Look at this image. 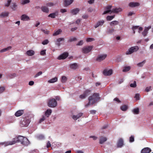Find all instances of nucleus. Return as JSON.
Returning <instances> with one entry per match:
<instances>
[{
	"instance_id": "obj_15",
	"label": "nucleus",
	"mask_w": 153,
	"mask_h": 153,
	"mask_svg": "<svg viewBox=\"0 0 153 153\" xmlns=\"http://www.w3.org/2000/svg\"><path fill=\"white\" fill-rule=\"evenodd\" d=\"M21 143L23 145L27 146L29 144V141L27 138L24 137Z\"/></svg>"
},
{
	"instance_id": "obj_1",
	"label": "nucleus",
	"mask_w": 153,
	"mask_h": 153,
	"mask_svg": "<svg viewBox=\"0 0 153 153\" xmlns=\"http://www.w3.org/2000/svg\"><path fill=\"white\" fill-rule=\"evenodd\" d=\"M100 99L99 94L94 93L92 96H90L88 98L89 102L88 103L85 105L86 108L88 107L91 105H93L97 102Z\"/></svg>"
},
{
	"instance_id": "obj_26",
	"label": "nucleus",
	"mask_w": 153,
	"mask_h": 153,
	"mask_svg": "<svg viewBox=\"0 0 153 153\" xmlns=\"http://www.w3.org/2000/svg\"><path fill=\"white\" fill-rule=\"evenodd\" d=\"M11 0H10V3H11ZM10 7L13 10H15L17 8V5L16 3L10 4Z\"/></svg>"
},
{
	"instance_id": "obj_7",
	"label": "nucleus",
	"mask_w": 153,
	"mask_h": 153,
	"mask_svg": "<svg viewBox=\"0 0 153 153\" xmlns=\"http://www.w3.org/2000/svg\"><path fill=\"white\" fill-rule=\"evenodd\" d=\"M91 92V90L87 89L84 91L82 94L79 96V98L82 99H85L90 94Z\"/></svg>"
},
{
	"instance_id": "obj_49",
	"label": "nucleus",
	"mask_w": 153,
	"mask_h": 153,
	"mask_svg": "<svg viewBox=\"0 0 153 153\" xmlns=\"http://www.w3.org/2000/svg\"><path fill=\"white\" fill-rule=\"evenodd\" d=\"M49 42V41L48 39H45L42 42V44L43 45H45L47 44Z\"/></svg>"
},
{
	"instance_id": "obj_63",
	"label": "nucleus",
	"mask_w": 153,
	"mask_h": 153,
	"mask_svg": "<svg viewBox=\"0 0 153 153\" xmlns=\"http://www.w3.org/2000/svg\"><path fill=\"white\" fill-rule=\"evenodd\" d=\"M94 0H89L88 1V2L90 4H91L94 3Z\"/></svg>"
},
{
	"instance_id": "obj_21",
	"label": "nucleus",
	"mask_w": 153,
	"mask_h": 153,
	"mask_svg": "<svg viewBox=\"0 0 153 153\" xmlns=\"http://www.w3.org/2000/svg\"><path fill=\"white\" fill-rule=\"evenodd\" d=\"M64 39L63 38H58L56 40V44L58 47H59L61 45V43H60V42L62 41H64Z\"/></svg>"
},
{
	"instance_id": "obj_64",
	"label": "nucleus",
	"mask_w": 153,
	"mask_h": 153,
	"mask_svg": "<svg viewBox=\"0 0 153 153\" xmlns=\"http://www.w3.org/2000/svg\"><path fill=\"white\" fill-rule=\"evenodd\" d=\"M151 86H150L149 87H147L146 88V92H148L150 90H151Z\"/></svg>"
},
{
	"instance_id": "obj_45",
	"label": "nucleus",
	"mask_w": 153,
	"mask_h": 153,
	"mask_svg": "<svg viewBox=\"0 0 153 153\" xmlns=\"http://www.w3.org/2000/svg\"><path fill=\"white\" fill-rule=\"evenodd\" d=\"M130 86L132 88H135L137 86L136 82L134 81L133 83H131L130 85Z\"/></svg>"
},
{
	"instance_id": "obj_54",
	"label": "nucleus",
	"mask_w": 153,
	"mask_h": 153,
	"mask_svg": "<svg viewBox=\"0 0 153 153\" xmlns=\"http://www.w3.org/2000/svg\"><path fill=\"white\" fill-rule=\"evenodd\" d=\"M41 30L46 34H48L49 33V31L47 30H45L42 29Z\"/></svg>"
},
{
	"instance_id": "obj_56",
	"label": "nucleus",
	"mask_w": 153,
	"mask_h": 153,
	"mask_svg": "<svg viewBox=\"0 0 153 153\" xmlns=\"http://www.w3.org/2000/svg\"><path fill=\"white\" fill-rule=\"evenodd\" d=\"M42 74V71H39L38 72L35 76V77H36L39 75Z\"/></svg>"
},
{
	"instance_id": "obj_39",
	"label": "nucleus",
	"mask_w": 153,
	"mask_h": 153,
	"mask_svg": "<svg viewBox=\"0 0 153 153\" xmlns=\"http://www.w3.org/2000/svg\"><path fill=\"white\" fill-rule=\"evenodd\" d=\"M120 108L122 111H126L128 109V107L126 105H124L120 107Z\"/></svg>"
},
{
	"instance_id": "obj_19",
	"label": "nucleus",
	"mask_w": 153,
	"mask_h": 153,
	"mask_svg": "<svg viewBox=\"0 0 153 153\" xmlns=\"http://www.w3.org/2000/svg\"><path fill=\"white\" fill-rule=\"evenodd\" d=\"M74 0H65L64 1V5L67 7L70 5L73 2Z\"/></svg>"
},
{
	"instance_id": "obj_41",
	"label": "nucleus",
	"mask_w": 153,
	"mask_h": 153,
	"mask_svg": "<svg viewBox=\"0 0 153 153\" xmlns=\"http://www.w3.org/2000/svg\"><path fill=\"white\" fill-rule=\"evenodd\" d=\"M9 48L8 47L7 48H4L3 49H1L0 50V52L1 53H2L5 52H6L9 50Z\"/></svg>"
},
{
	"instance_id": "obj_6",
	"label": "nucleus",
	"mask_w": 153,
	"mask_h": 153,
	"mask_svg": "<svg viewBox=\"0 0 153 153\" xmlns=\"http://www.w3.org/2000/svg\"><path fill=\"white\" fill-rule=\"evenodd\" d=\"M93 48L92 46H88L83 47L82 49L83 53H87L90 52Z\"/></svg>"
},
{
	"instance_id": "obj_48",
	"label": "nucleus",
	"mask_w": 153,
	"mask_h": 153,
	"mask_svg": "<svg viewBox=\"0 0 153 153\" xmlns=\"http://www.w3.org/2000/svg\"><path fill=\"white\" fill-rule=\"evenodd\" d=\"M94 40V38H88L86 39V41L87 42H91Z\"/></svg>"
},
{
	"instance_id": "obj_25",
	"label": "nucleus",
	"mask_w": 153,
	"mask_h": 153,
	"mask_svg": "<svg viewBox=\"0 0 153 153\" xmlns=\"http://www.w3.org/2000/svg\"><path fill=\"white\" fill-rule=\"evenodd\" d=\"M80 10L78 8L74 9L71 10V13L74 15L76 14Z\"/></svg>"
},
{
	"instance_id": "obj_22",
	"label": "nucleus",
	"mask_w": 153,
	"mask_h": 153,
	"mask_svg": "<svg viewBox=\"0 0 153 153\" xmlns=\"http://www.w3.org/2000/svg\"><path fill=\"white\" fill-rule=\"evenodd\" d=\"M107 140V138L106 137H103V136H101L100 137L99 143L100 144H102L103 143L105 142Z\"/></svg>"
},
{
	"instance_id": "obj_20",
	"label": "nucleus",
	"mask_w": 153,
	"mask_h": 153,
	"mask_svg": "<svg viewBox=\"0 0 153 153\" xmlns=\"http://www.w3.org/2000/svg\"><path fill=\"white\" fill-rule=\"evenodd\" d=\"M58 15V12L57 11H56L54 13L49 14L48 16V17H50L52 18H55L56 17V16H57Z\"/></svg>"
},
{
	"instance_id": "obj_57",
	"label": "nucleus",
	"mask_w": 153,
	"mask_h": 153,
	"mask_svg": "<svg viewBox=\"0 0 153 153\" xmlns=\"http://www.w3.org/2000/svg\"><path fill=\"white\" fill-rule=\"evenodd\" d=\"M60 11L62 13H64L65 12H67V10L65 9H61Z\"/></svg>"
},
{
	"instance_id": "obj_61",
	"label": "nucleus",
	"mask_w": 153,
	"mask_h": 153,
	"mask_svg": "<svg viewBox=\"0 0 153 153\" xmlns=\"http://www.w3.org/2000/svg\"><path fill=\"white\" fill-rule=\"evenodd\" d=\"M73 119L74 120H76L78 118L77 116L76 115H73L72 116Z\"/></svg>"
},
{
	"instance_id": "obj_13",
	"label": "nucleus",
	"mask_w": 153,
	"mask_h": 153,
	"mask_svg": "<svg viewBox=\"0 0 153 153\" xmlns=\"http://www.w3.org/2000/svg\"><path fill=\"white\" fill-rule=\"evenodd\" d=\"M129 6L131 7H134L140 5V4L138 2H131L128 4Z\"/></svg>"
},
{
	"instance_id": "obj_43",
	"label": "nucleus",
	"mask_w": 153,
	"mask_h": 153,
	"mask_svg": "<svg viewBox=\"0 0 153 153\" xmlns=\"http://www.w3.org/2000/svg\"><path fill=\"white\" fill-rule=\"evenodd\" d=\"M46 117L44 116L43 115L42 116V118L40 119L39 120V123H41L43 121H44L46 119Z\"/></svg>"
},
{
	"instance_id": "obj_12",
	"label": "nucleus",
	"mask_w": 153,
	"mask_h": 153,
	"mask_svg": "<svg viewBox=\"0 0 153 153\" xmlns=\"http://www.w3.org/2000/svg\"><path fill=\"white\" fill-rule=\"evenodd\" d=\"M151 28V26H149L148 27H145V28L144 31L142 33V34L143 36L145 37L147 36L148 33V30Z\"/></svg>"
},
{
	"instance_id": "obj_60",
	"label": "nucleus",
	"mask_w": 153,
	"mask_h": 153,
	"mask_svg": "<svg viewBox=\"0 0 153 153\" xmlns=\"http://www.w3.org/2000/svg\"><path fill=\"white\" fill-rule=\"evenodd\" d=\"M96 111L95 110H92L90 111V113L92 114H94L96 113Z\"/></svg>"
},
{
	"instance_id": "obj_40",
	"label": "nucleus",
	"mask_w": 153,
	"mask_h": 153,
	"mask_svg": "<svg viewBox=\"0 0 153 153\" xmlns=\"http://www.w3.org/2000/svg\"><path fill=\"white\" fill-rule=\"evenodd\" d=\"M115 17V15L113 16H108L106 17V19L107 21H111Z\"/></svg>"
},
{
	"instance_id": "obj_37",
	"label": "nucleus",
	"mask_w": 153,
	"mask_h": 153,
	"mask_svg": "<svg viewBox=\"0 0 153 153\" xmlns=\"http://www.w3.org/2000/svg\"><path fill=\"white\" fill-rule=\"evenodd\" d=\"M9 15L8 12H4L2 13L0 15V16L1 17H5Z\"/></svg>"
},
{
	"instance_id": "obj_9",
	"label": "nucleus",
	"mask_w": 153,
	"mask_h": 153,
	"mask_svg": "<svg viewBox=\"0 0 153 153\" xmlns=\"http://www.w3.org/2000/svg\"><path fill=\"white\" fill-rule=\"evenodd\" d=\"M111 7L112 6L111 5H108L106 7L105 10H106L104 12L102 13V14L104 15L109 13H111L112 11V10H111Z\"/></svg>"
},
{
	"instance_id": "obj_51",
	"label": "nucleus",
	"mask_w": 153,
	"mask_h": 153,
	"mask_svg": "<svg viewBox=\"0 0 153 153\" xmlns=\"http://www.w3.org/2000/svg\"><path fill=\"white\" fill-rule=\"evenodd\" d=\"M134 97L136 98V100H140V94H135Z\"/></svg>"
},
{
	"instance_id": "obj_17",
	"label": "nucleus",
	"mask_w": 153,
	"mask_h": 153,
	"mask_svg": "<svg viewBox=\"0 0 153 153\" xmlns=\"http://www.w3.org/2000/svg\"><path fill=\"white\" fill-rule=\"evenodd\" d=\"M24 113V111L23 110H19L16 111L15 115L16 116L18 117L22 115Z\"/></svg>"
},
{
	"instance_id": "obj_62",
	"label": "nucleus",
	"mask_w": 153,
	"mask_h": 153,
	"mask_svg": "<svg viewBox=\"0 0 153 153\" xmlns=\"http://www.w3.org/2000/svg\"><path fill=\"white\" fill-rule=\"evenodd\" d=\"M90 138H93L94 140H95L97 138V137L94 136H91L90 137Z\"/></svg>"
},
{
	"instance_id": "obj_31",
	"label": "nucleus",
	"mask_w": 153,
	"mask_h": 153,
	"mask_svg": "<svg viewBox=\"0 0 153 153\" xmlns=\"http://www.w3.org/2000/svg\"><path fill=\"white\" fill-rule=\"evenodd\" d=\"M131 69L130 67L129 66H125L123 67V72H126L129 71Z\"/></svg>"
},
{
	"instance_id": "obj_29",
	"label": "nucleus",
	"mask_w": 153,
	"mask_h": 153,
	"mask_svg": "<svg viewBox=\"0 0 153 153\" xmlns=\"http://www.w3.org/2000/svg\"><path fill=\"white\" fill-rule=\"evenodd\" d=\"M122 10L121 8H114L112 9V13H118L119 12H120Z\"/></svg>"
},
{
	"instance_id": "obj_52",
	"label": "nucleus",
	"mask_w": 153,
	"mask_h": 153,
	"mask_svg": "<svg viewBox=\"0 0 153 153\" xmlns=\"http://www.w3.org/2000/svg\"><path fill=\"white\" fill-rule=\"evenodd\" d=\"M15 117H10V123H13L15 120Z\"/></svg>"
},
{
	"instance_id": "obj_42",
	"label": "nucleus",
	"mask_w": 153,
	"mask_h": 153,
	"mask_svg": "<svg viewBox=\"0 0 153 153\" xmlns=\"http://www.w3.org/2000/svg\"><path fill=\"white\" fill-rule=\"evenodd\" d=\"M67 79V78L65 76H62V77L61 81L62 83L65 82Z\"/></svg>"
},
{
	"instance_id": "obj_5",
	"label": "nucleus",
	"mask_w": 153,
	"mask_h": 153,
	"mask_svg": "<svg viewBox=\"0 0 153 153\" xmlns=\"http://www.w3.org/2000/svg\"><path fill=\"white\" fill-rule=\"evenodd\" d=\"M139 47L137 46L132 47L130 48L126 52L127 55L130 54L134 52H136L139 50Z\"/></svg>"
},
{
	"instance_id": "obj_30",
	"label": "nucleus",
	"mask_w": 153,
	"mask_h": 153,
	"mask_svg": "<svg viewBox=\"0 0 153 153\" xmlns=\"http://www.w3.org/2000/svg\"><path fill=\"white\" fill-rule=\"evenodd\" d=\"M41 10L42 11L46 13H48L49 12L48 8L46 6H42L41 8Z\"/></svg>"
},
{
	"instance_id": "obj_47",
	"label": "nucleus",
	"mask_w": 153,
	"mask_h": 153,
	"mask_svg": "<svg viewBox=\"0 0 153 153\" xmlns=\"http://www.w3.org/2000/svg\"><path fill=\"white\" fill-rule=\"evenodd\" d=\"M134 141V137L133 135H131L129 138V142H132Z\"/></svg>"
},
{
	"instance_id": "obj_28",
	"label": "nucleus",
	"mask_w": 153,
	"mask_h": 153,
	"mask_svg": "<svg viewBox=\"0 0 153 153\" xmlns=\"http://www.w3.org/2000/svg\"><path fill=\"white\" fill-rule=\"evenodd\" d=\"M34 52L32 50H29L27 51L26 52L28 56H31L34 54Z\"/></svg>"
},
{
	"instance_id": "obj_46",
	"label": "nucleus",
	"mask_w": 153,
	"mask_h": 153,
	"mask_svg": "<svg viewBox=\"0 0 153 153\" xmlns=\"http://www.w3.org/2000/svg\"><path fill=\"white\" fill-rule=\"evenodd\" d=\"M76 38L75 37H73L72 38H70L69 39L68 41V42H71L73 41H75L76 40Z\"/></svg>"
},
{
	"instance_id": "obj_38",
	"label": "nucleus",
	"mask_w": 153,
	"mask_h": 153,
	"mask_svg": "<svg viewBox=\"0 0 153 153\" xmlns=\"http://www.w3.org/2000/svg\"><path fill=\"white\" fill-rule=\"evenodd\" d=\"M132 111L134 114H138L139 112V109L138 108H135Z\"/></svg>"
},
{
	"instance_id": "obj_27",
	"label": "nucleus",
	"mask_w": 153,
	"mask_h": 153,
	"mask_svg": "<svg viewBox=\"0 0 153 153\" xmlns=\"http://www.w3.org/2000/svg\"><path fill=\"white\" fill-rule=\"evenodd\" d=\"M52 112V110L51 109H47L45 112V116L48 117L51 114Z\"/></svg>"
},
{
	"instance_id": "obj_23",
	"label": "nucleus",
	"mask_w": 153,
	"mask_h": 153,
	"mask_svg": "<svg viewBox=\"0 0 153 153\" xmlns=\"http://www.w3.org/2000/svg\"><path fill=\"white\" fill-rule=\"evenodd\" d=\"M70 67L71 69L75 70L78 67V65L77 63H74L70 65Z\"/></svg>"
},
{
	"instance_id": "obj_55",
	"label": "nucleus",
	"mask_w": 153,
	"mask_h": 153,
	"mask_svg": "<svg viewBox=\"0 0 153 153\" xmlns=\"http://www.w3.org/2000/svg\"><path fill=\"white\" fill-rule=\"evenodd\" d=\"M46 5L48 6L51 7L54 5L53 3L52 2H49Z\"/></svg>"
},
{
	"instance_id": "obj_33",
	"label": "nucleus",
	"mask_w": 153,
	"mask_h": 153,
	"mask_svg": "<svg viewBox=\"0 0 153 153\" xmlns=\"http://www.w3.org/2000/svg\"><path fill=\"white\" fill-rule=\"evenodd\" d=\"M115 31L114 29L112 27L108 28L107 31V33L109 34H111L114 32Z\"/></svg>"
},
{
	"instance_id": "obj_18",
	"label": "nucleus",
	"mask_w": 153,
	"mask_h": 153,
	"mask_svg": "<svg viewBox=\"0 0 153 153\" xmlns=\"http://www.w3.org/2000/svg\"><path fill=\"white\" fill-rule=\"evenodd\" d=\"M151 151V149L149 148L146 147L143 149L141 151V153H149Z\"/></svg>"
},
{
	"instance_id": "obj_59",
	"label": "nucleus",
	"mask_w": 153,
	"mask_h": 153,
	"mask_svg": "<svg viewBox=\"0 0 153 153\" xmlns=\"http://www.w3.org/2000/svg\"><path fill=\"white\" fill-rule=\"evenodd\" d=\"M83 44V42L82 40L80 41L76 45H81Z\"/></svg>"
},
{
	"instance_id": "obj_35",
	"label": "nucleus",
	"mask_w": 153,
	"mask_h": 153,
	"mask_svg": "<svg viewBox=\"0 0 153 153\" xmlns=\"http://www.w3.org/2000/svg\"><path fill=\"white\" fill-rule=\"evenodd\" d=\"M119 24V22L117 21H114L111 22L110 23V25L111 26L116 25H118Z\"/></svg>"
},
{
	"instance_id": "obj_34",
	"label": "nucleus",
	"mask_w": 153,
	"mask_h": 153,
	"mask_svg": "<svg viewBox=\"0 0 153 153\" xmlns=\"http://www.w3.org/2000/svg\"><path fill=\"white\" fill-rule=\"evenodd\" d=\"M146 62L145 60H143V61L141 62H140L137 64V65L139 67H142L144 65Z\"/></svg>"
},
{
	"instance_id": "obj_36",
	"label": "nucleus",
	"mask_w": 153,
	"mask_h": 153,
	"mask_svg": "<svg viewBox=\"0 0 153 153\" xmlns=\"http://www.w3.org/2000/svg\"><path fill=\"white\" fill-rule=\"evenodd\" d=\"M62 32V30L61 29H59L58 30H56V32H55L53 34V36H55L57 35L60 34Z\"/></svg>"
},
{
	"instance_id": "obj_53",
	"label": "nucleus",
	"mask_w": 153,
	"mask_h": 153,
	"mask_svg": "<svg viewBox=\"0 0 153 153\" xmlns=\"http://www.w3.org/2000/svg\"><path fill=\"white\" fill-rule=\"evenodd\" d=\"M5 90V88L4 87H0V94L3 92Z\"/></svg>"
},
{
	"instance_id": "obj_50",
	"label": "nucleus",
	"mask_w": 153,
	"mask_h": 153,
	"mask_svg": "<svg viewBox=\"0 0 153 153\" xmlns=\"http://www.w3.org/2000/svg\"><path fill=\"white\" fill-rule=\"evenodd\" d=\"M46 50H43L41 51L40 54L42 56H44L46 54Z\"/></svg>"
},
{
	"instance_id": "obj_24",
	"label": "nucleus",
	"mask_w": 153,
	"mask_h": 153,
	"mask_svg": "<svg viewBox=\"0 0 153 153\" xmlns=\"http://www.w3.org/2000/svg\"><path fill=\"white\" fill-rule=\"evenodd\" d=\"M22 20L23 21H27L30 20L29 16L25 14H23L21 17Z\"/></svg>"
},
{
	"instance_id": "obj_44",
	"label": "nucleus",
	"mask_w": 153,
	"mask_h": 153,
	"mask_svg": "<svg viewBox=\"0 0 153 153\" xmlns=\"http://www.w3.org/2000/svg\"><path fill=\"white\" fill-rule=\"evenodd\" d=\"M30 2V0H23L22 1L21 4L24 5L29 3Z\"/></svg>"
},
{
	"instance_id": "obj_32",
	"label": "nucleus",
	"mask_w": 153,
	"mask_h": 153,
	"mask_svg": "<svg viewBox=\"0 0 153 153\" xmlns=\"http://www.w3.org/2000/svg\"><path fill=\"white\" fill-rule=\"evenodd\" d=\"M58 78L57 77L53 78L48 81V82L50 83H54L57 81Z\"/></svg>"
},
{
	"instance_id": "obj_4",
	"label": "nucleus",
	"mask_w": 153,
	"mask_h": 153,
	"mask_svg": "<svg viewBox=\"0 0 153 153\" xmlns=\"http://www.w3.org/2000/svg\"><path fill=\"white\" fill-rule=\"evenodd\" d=\"M57 105V102L54 99H50L48 102V106L50 107H55Z\"/></svg>"
},
{
	"instance_id": "obj_2",
	"label": "nucleus",
	"mask_w": 153,
	"mask_h": 153,
	"mask_svg": "<svg viewBox=\"0 0 153 153\" xmlns=\"http://www.w3.org/2000/svg\"><path fill=\"white\" fill-rule=\"evenodd\" d=\"M30 122V118L28 117H25L24 118L23 120L21 121L20 124L22 126H28Z\"/></svg>"
},
{
	"instance_id": "obj_11",
	"label": "nucleus",
	"mask_w": 153,
	"mask_h": 153,
	"mask_svg": "<svg viewBox=\"0 0 153 153\" xmlns=\"http://www.w3.org/2000/svg\"><path fill=\"white\" fill-rule=\"evenodd\" d=\"M103 73L105 76H109L112 74V70L111 69L108 70L105 69L103 71Z\"/></svg>"
},
{
	"instance_id": "obj_3",
	"label": "nucleus",
	"mask_w": 153,
	"mask_h": 153,
	"mask_svg": "<svg viewBox=\"0 0 153 153\" xmlns=\"http://www.w3.org/2000/svg\"><path fill=\"white\" fill-rule=\"evenodd\" d=\"M24 138V137L21 136H19L17 137H15L11 141H10V145L14 144L17 142L21 143Z\"/></svg>"
},
{
	"instance_id": "obj_8",
	"label": "nucleus",
	"mask_w": 153,
	"mask_h": 153,
	"mask_svg": "<svg viewBox=\"0 0 153 153\" xmlns=\"http://www.w3.org/2000/svg\"><path fill=\"white\" fill-rule=\"evenodd\" d=\"M107 56V55L105 54L100 55L97 58L96 60L99 62H100L105 59Z\"/></svg>"
},
{
	"instance_id": "obj_10",
	"label": "nucleus",
	"mask_w": 153,
	"mask_h": 153,
	"mask_svg": "<svg viewBox=\"0 0 153 153\" xmlns=\"http://www.w3.org/2000/svg\"><path fill=\"white\" fill-rule=\"evenodd\" d=\"M68 55V53L65 52L60 55L58 58L59 59H64L66 58Z\"/></svg>"
},
{
	"instance_id": "obj_58",
	"label": "nucleus",
	"mask_w": 153,
	"mask_h": 153,
	"mask_svg": "<svg viewBox=\"0 0 153 153\" xmlns=\"http://www.w3.org/2000/svg\"><path fill=\"white\" fill-rule=\"evenodd\" d=\"M16 76V74L15 73H13L10 75V78H12L15 77Z\"/></svg>"
},
{
	"instance_id": "obj_16",
	"label": "nucleus",
	"mask_w": 153,
	"mask_h": 153,
	"mask_svg": "<svg viewBox=\"0 0 153 153\" xmlns=\"http://www.w3.org/2000/svg\"><path fill=\"white\" fill-rule=\"evenodd\" d=\"M105 21L103 20H101L98 21L94 26V27L97 28L99 26H101L104 23Z\"/></svg>"
},
{
	"instance_id": "obj_14",
	"label": "nucleus",
	"mask_w": 153,
	"mask_h": 153,
	"mask_svg": "<svg viewBox=\"0 0 153 153\" xmlns=\"http://www.w3.org/2000/svg\"><path fill=\"white\" fill-rule=\"evenodd\" d=\"M123 145V141L122 139H120L117 143V146L118 147H122Z\"/></svg>"
}]
</instances>
